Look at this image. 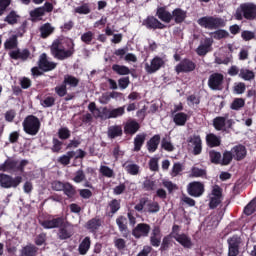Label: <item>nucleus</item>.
<instances>
[{"label":"nucleus","instance_id":"f257e3e1","mask_svg":"<svg viewBox=\"0 0 256 256\" xmlns=\"http://www.w3.org/2000/svg\"><path fill=\"white\" fill-rule=\"evenodd\" d=\"M50 51L55 59L63 61L75 53V43L71 39L58 38L53 41Z\"/></svg>","mask_w":256,"mask_h":256},{"label":"nucleus","instance_id":"f03ea898","mask_svg":"<svg viewBox=\"0 0 256 256\" xmlns=\"http://www.w3.org/2000/svg\"><path fill=\"white\" fill-rule=\"evenodd\" d=\"M234 19L236 21H243V19H246V21H255L256 4L253 2L241 3L234 13Z\"/></svg>","mask_w":256,"mask_h":256},{"label":"nucleus","instance_id":"7ed1b4c3","mask_svg":"<svg viewBox=\"0 0 256 256\" xmlns=\"http://www.w3.org/2000/svg\"><path fill=\"white\" fill-rule=\"evenodd\" d=\"M23 128L28 135H37L39 129H41V122L39 121V118L30 115L23 121Z\"/></svg>","mask_w":256,"mask_h":256},{"label":"nucleus","instance_id":"20e7f679","mask_svg":"<svg viewBox=\"0 0 256 256\" xmlns=\"http://www.w3.org/2000/svg\"><path fill=\"white\" fill-rule=\"evenodd\" d=\"M197 23L200 27H204L205 29H218V27H223V25H225L223 19L213 16L199 18Z\"/></svg>","mask_w":256,"mask_h":256},{"label":"nucleus","instance_id":"39448f33","mask_svg":"<svg viewBox=\"0 0 256 256\" xmlns=\"http://www.w3.org/2000/svg\"><path fill=\"white\" fill-rule=\"evenodd\" d=\"M22 182L23 177L21 176L13 178L7 174H0V187H3V189H17Z\"/></svg>","mask_w":256,"mask_h":256},{"label":"nucleus","instance_id":"423d86ee","mask_svg":"<svg viewBox=\"0 0 256 256\" xmlns=\"http://www.w3.org/2000/svg\"><path fill=\"white\" fill-rule=\"evenodd\" d=\"M187 193L191 197H201L205 193V185L201 182H191L187 185Z\"/></svg>","mask_w":256,"mask_h":256},{"label":"nucleus","instance_id":"0eeeda50","mask_svg":"<svg viewBox=\"0 0 256 256\" xmlns=\"http://www.w3.org/2000/svg\"><path fill=\"white\" fill-rule=\"evenodd\" d=\"M29 162L27 160H22L21 162L13 161V160H7L3 165V171H21L23 172V169L25 165H27Z\"/></svg>","mask_w":256,"mask_h":256},{"label":"nucleus","instance_id":"6e6552de","mask_svg":"<svg viewBox=\"0 0 256 256\" xmlns=\"http://www.w3.org/2000/svg\"><path fill=\"white\" fill-rule=\"evenodd\" d=\"M163 65H165V60L161 57L156 56L151 60L150 64H145V71L150 74L156 73V71H159Z\"/></svg>","mask_w":256,"mask_h":256},{"label":"nucleus","instance_id":"1a4fd4ad","mask_svg":"<svg viewBox=\"0 0 256 256\" xmlns=\"http://www.w3.org/2000/svg\"><path fill=\"white\" fill-rule=\"evenodd\" d=\"M188 143L190 147L193 148L194 155H201V151L203 150V142L201 141V136L192 135L188 138Z\"/></svg>","mask_w":256,"mask_h":256},{"label":"nucleus","instance_id":"9d476101","mask_svg":"<svg viewBox=\"0 0 256 256\" xmlns=\"http://www.w3.org/2000/svg\"><path fill=\"white\" fill-rule=\"evenodd\" d=\"M38 66L42 71H53L57 67V63L47 59V54L43 53L39 58Z\"/></svg>","mask_w":256,"mask_h":256},{"label":"nucleus","instance_id":"9b49d317","mask_svg":"<svg viewBox=\"0 0 256 256\" xmlns=\"http://www.w3.org/2000/svg\"><path fill=\"white\" fill-rule=\"evenodd\" d=\"M241 239L237 236L228 239V256H238L239 255V245Z\"/></svg>","mask_w":256,"mask_h":256},{"label":"nucleus","instance_id":"f8f14e48","mask_svg":"<svg viewBox=\"0 0 256 256\" xmlns=\"http://www.w3.org/2000/svg\"><path fill=\"white\" fill-rule=\"evenodd\" d=\"M212 45H213V39L211 38L204 39V41H202L196 49L197 55H199L200 57H204V55L208 54L211 51Z\"/></svg>","mask_w":256,"mask_h":256},{"label":"nucleus","instance_id":"ddd939ff","mask_svg":"<svg viewBox=\"0 0 256 256\" xmlns=\"http://www.w3.org/2000/svg\"><path fill=\"white\" fill-rule=\"evenodd\" d=\"M149 231H151V226H149V224L140 223L134 228L133 235L136 239H140V237H147Z\"/></svg>","mask_w":256,"mask_h":256},{"label":"nucleus","instance_id":"4468645a","mask_svg":"<svg viewBox=\"0 0 256 256\" xmlns=\"http://www.w3.org/2000/svg\"><path fill=\"white\" fill-rule=\"evenodd\" d=\"M176 73H189L195 71V64L191 60H183L176 68Z\"/></svg>","mask_w":256,"mask_h":256},{"label":"nucleus","instance_id":"2eb2a0df","mask_svg":"<svg viewBox=\"0 0 256 256\" xmlns=\"http://www.w3.org/2000/svg\"><path fill=\"white\" fill-rule=\"evenodd\" d=\"M210 89L219 90L223 85V75L219 73L212 74L208 80Z\"/></svg>","mask_w":256,"mask_h":256},{"label":"nucleus","instance_id":"dca6fc26","mask_svg":"<svg viewBox=\"0 0 256 256\" xmlns=\"http://www.w3.org/2000/svg\"><path fill=\"white\" fill-rule=\"evenodd\" d=\"M142 25L147 27V29H164L165 25L161 23L157 18L153 16H148L145 20H143Z\"/></svg>","mask_w":256,"mask_h":256},{"label":"nucleus","instance_id":"f3484780","mask_svg":"<svg viewBox=\"0 0 256 256\" xmlns=\"http://www.w3.org/2000/svg\"><path fill=\"white\" fill-rule=\"evenodd\" d=\"M44 229H57L63 225V218H52L41 222Z\"/></svg>","mask_w":256,"mask_h":256},{"label":"nucleus","instance_id":"a211bd4d","mask_svg":"<svg viewBox=\"0 0 256 256\" xmlns=\"http://www.w3.org/2000/svg\"><path fill=\"white\" fill-rule=\"evenodd\" d=\"M173 239L177 241L182 247H185L186 249H190V247L193 246V243L191 242V238L189 236L185 235L184 233L182 234H175Z\"/></svg>","mask_w":256,"mask_h":256},{"label":"nucleus","instance_id":"6ab92c4d","mask_svg":"<svg viewBox=\"0 0 256 256\" xmlns=\"http://www.w3.org/2000/svg\"><path fill=\"white\" fill-rule=\"evenodd\" d=\"M11 59H21L22 61H27L29 57H31V53L29 50L24 49V50H13L9 53Z\"/></svg>","mask_w":256,"mask_h":256},{"label":"nucleus","instance_id":"aec40b11","mask_svg":"<svg viewBox=\"0 0 256 256\" xmlns=\"http://www.w3.org/2000/svg\"><path fill=\"white\" fill-rule=\"evenodd\" d=\"M173 121L175 125H178V127H183L185 126V123L189 121V115L183 113V112H178L173 114Z\"/></svg>","mask_w":256,"mask_h":256},{"label":"nucleus","instance_id":"412c9836","mask_svg":"<svg viewBox=\"0 0 256 256\" xmlns=\"http://www.w3.org/2000/svg\"><path fill=\"white\" fill-rule=\"evenodd\" d=\"M139 123L135 120H130L125 124L124 131L128 135H135L139 131Z\"/></svg>","mask_w":256,"mask_h":256},{"label":"nucleus","instance_id":"4be33fe9","mask_svg":"<svg viewBox=\"0 0 256 256\" xmlns=\"http://www.w3.org/2000/svg\"><path fill=\"white\" fill-rule=\"evenodd\" d=\"M150 243L153 247H159L161 245V230L159 227H155L150 237Z\"/></svg>","mask_w":256,"mask_h":256},{"label":"nucleus","instance_id":"5701e85b","mask_svg":"<svg viewBox=\"0 0 256 256\" xmlns=\"http://www.w3.org/2000/svg\"><path fill=\"white\" fill-rule=\"evenodd\" d=\"M190 177L207 179V169L193 166L190 170Z\"/></svg>","mask_w":256,"mask_h":256},{"label":"nucleus","instance_id":"b1692460","mask_svg":"<svg viewBox=\"0 0 256 256\" xmlns=\"http://www.w3.org/2000/svg\"><path fill=\"white\" fill-rule=\"evenodd\" d=\"M157 17L164 23H171V20L173 19V15L163 7L158 8Z\"/></svg>","mask_w":256,"mask_h":256},{"label":"nucleus","instance_id":"393cba45","mask_svg":"<svg viewBox=\"0 0 256 256\" xmlns=\"http://www.w3.org/2000/svg\"><path fill=\"white\" fill-rule=\"evenodd\" d=\"M160 210L161 206H159V203L151 201L149 200V198H147L146 206L144 208V211H146V213H159Z\"/></svg>","mask_w":256,"mask_h":256},{"label":"nucleus","instance_id":"a878e982","mask_svg":"<svg viewBox=\"0 0 256 256\" xmlns=\"http://www.w3.org/2000/svg\"><path fill=\"white\" fill-rule=\"evenodd\" d=\"M160 141L161 137L159 135L152 137L147 143L148 151L150 153H155V151H157V147H159Z\"/></svg>","mask_w":256,"mask_h":256},{"label":"nucleus","instance_id":"bb28decb","mask_svg":"<svg viewBox=\"0 0 256 256\" xmlns=\"http://www.w3.org/2000/svg\"><path fill=\"white\" fill-rule=\"evenodd\" d=\"M29 15L31 17V21H41V19L45 15V8L38 7L34 10H31L29 12Z\"/></svg>","mask_w":256,"mask_h":256},{"label":"nucleus","instance_id":"cd10ccee","mask_svg":"<svg viewBox=\"0 0 256 256\" xmlns=\"http://www.w3.org/2000/svg\"><path fill=\"white\" fill-rule=\"evenodd\" d=\"M234 153V157H236L237 161H241V159H245L247 156V150L245 149V146L239 145L232 149Z\"/></svg>","mask_w":256,"mask_h":256},{"label":"nucleus","instance_id":"c85d7f7f","mask_svg":"<svg viewBox=\"0 0 256 256\" xmlns=\"http://www.w3.org/2000/svg\"><path fill=\"white\" fill-rule=\"evenodd\" d=\"M101 225H102L101 219L93 218V219H91L90 221L87 222L86 228L91 233H95V231H97V229H99V227H101Z\"/></svg>","mask_w":256,"mask_h":256},{"label":"nucleus","instance_id":"c756f323","mask_svg":"<svg viewBox=\"0 0 256 256\" xmlns=\"http://www.w3.org/2000/svg\"><path fill=\"white\" fill-rule=\"evenodd\" d=\"M91 248V238L85 237L83 241L80 243L78 251L80 255H86L87 251Z\"/></svg>","mask_w":256,"mask_h":256},{"label":"nucleus","instance_id":"7c9ffc66","mask_svg":"<svg viewBox=\"0 0 256 256\" xmlns=\"http://www.w3.org/2000/svg\"><path fill=\"white\" fill-rule=\"evenodd\" d=\"M206 142L209 147H219L221 145V138L215 134H208L206 136Z\"/></svg>","mask_w":256,"mask_h":256},{"label":"nucleus","instance_id":"2f4dec72","mask_svg":"<svg viewBox=\"0 0 256 256\" xmlns=\"http://www.w3.org/2000/svg\"><path fill=\"white\" fill-rule=\"evenodd\" d=\"M227 124V117H216L213 120V125L217 131H223Z\"/></svg>","mask_w":256,"mask_h":256},{"label":"nucleus","instance_id":"473e14b6","mask_svg":"<svg viewBox=\"0 0 256 256\" xmlns=\"http://www.w3.org/2000/svg\"><path fill=\"white\" fill-rule=\"evenodd\" d=\"M53 31H55V27H53L49 23H46L40 27V33H41V37H43V39L49 37V35H51V33H53Z\"/></svg>","mask_w":256,"mask_h":256},{"label":"nucleus","instance_id":"72a5a7b5","mask_svg":"<svg viewBox=\"0 0 256 256\" xmlns=\"http://www.w3.org/2000/svg\"><path fill=\"white\" fill-rule=\"evenodd\" d=\"M239 77L244 81H251L252 79H255V73L249 69L242 68Z\"/></svg>","mask_w":256,"mask_h":256},{"label":"nucleus","instance_id":"f704fd0d","mask_svg":"<svg viewBox=\"0 0 256 256\" xmlns=\"http://www.w3.org/2000/svg\"><path fill=\"white\" fill-rule=\"evenodd\" d=\"M145 134H138L134 138V151H141V147H143V144L145 143Z\"/></svg>","mask_w":256,"mask_h":256},{"label":"nucleus","instance_id":"c9c22d12","mask_svg":"<svg viewBox=\"0 0 256 256\" xmlns=\"http://www.w3.org/2000/svg\"><path fill=\"white\" fill-rule=\"evenodd\" d=\"M173 17L176 23H183V21H185V18L187 17V13L182 9L177 8L173 11Z\"/></svg>","mask_w":256,"mask_h":256},{"label":"nucleus","instance_id":"e433bc0d","mask_svg":"<svg viewBox=\"0 0 256 256\" xmlns=\"http://www.w3.org/2000/svg\"><path fill=\"white\" fill-rule=\"evenodd\" d=\"M73 235V228L66 226L61 228L58 233L59 239H69Z\"/></svg>","mask_w":256,"mask_h":256},{"label":"nucleus","instance_id":"4c0bfd02","mask_svg":"<svg viewBox=\"0 0 256 256\" xmlns=\"http://www.w3.org/2000/svg\"><path fill=\"white\" fill-rule=\"evenodd\" d=\"M75 157V151H69L66 154L62 155L58 161L61 163V165H69L71 163V159Z\"/></svg>","mask_w":256,"mask_h":256},{"label":"nucleus","instance_id":"58836bf2","mask_svg":"<svg viewBox=\"0 0 256 256\" xmlns=\"http://www.w3.org/2000/svg\"><path fill=\"white\" fill-rule=\"evenodd\" d=\"M245 107V99L243 98H235L230 105V109L233 111H239V109H243Z\"/></svg>","mask_w":256,"mask_h":256},{"label":"nucleus","instance_id":"ea45409f","mask_svg":"<svg viewBox=\"0 0 256 256\" xmlns=\"http://www.w3.org/2000/svg\"><path fill=\"white\" fill-rule=\"evenodd\" d=\"M37 255V248L35 246H26L21 249L20 256H35Z\"/></svg>","mask_w":256,"mask_h":256},{"label":"nucleus","instance_id":"a19ab883","mask_svg":"<svg viewBox=\"0 0 256 256\" xmlns=\"http://www.w3.org/2000/svg\"><path fill=\"white\" fill-rule=\"evenodd\" d=\"M123 133V130L121 129V126H111L108 129V137L110 139H115V137H119Z\"/></svg>","mask_w":256,"mask_h":256},{"label":"nucleus","instance_id":"79ce46f5","mask_svg":"<svg viewBox=\"0 0 256 256\" xmlns=\"http://www.w3.org/2000/svg\"><path fill=\"white\" fill-rule=\"evenodd\" d=\"M75 13H78V15H89L91 13V7L88 3H84L74 9Z\"/></svg>","mask_w":256,"mask_h":256},{"label":"nucleus","instance_id":"37998d69","mask_svg":"<svg viewBox=\"0 0 256 256\" xmlns=\"http://www.w3.org/2000/svg\"><path fill=\"white\" fill-rule=\"evenodd\" d=\"M123 115H125V106L110 110V119H117V117H123Z\"/></svg>","mask_w":256,"mask_h":256},{"label":"nucleus","instance_id":"c03bdc74","mask_svg":"<svg viewBox=\"0 0 256 256\" xmlns=\"http://www.w3.org/2000/svg\"><path fill=\"white\" fill-rule=\"evenodd\" d=\"M125 171L129 173V175H139V165L137 164H124L123 165Z\"/></svg>","mask_w":256,"mask_h":256},{"label":"nucleus","instance_id":"a18cd8bd","mask_svg":"<svg viewBox=\"0 0 256 256\" xmlns=\"http://www.w3.org/2000/svg\"><path fill=\"white\" fill-rule=\"evenodd\" d=\"M18 45L17 35H12L9 39H7L4 43L5 49H15Z\"/></svg>","mask_w":256,"mask_h":256},{"label":"nucleus","instance_id":"49530a36","mask_svg":"<svg viewBox=\"0 0 256 256\" xmlns=\"http://www.w3.org/2000/svg\"><path fill=\"white\" fill-rule=\"evenodd\" d=\"M113 71L117 73L118 75H129L130 70L127 68V66H121V65H113L112 66Z\"/></svg>","mask_w":256,"mask_h":256},{"label":"nucleus","instance_id":"de8ad7c7","mask_svg":"<svg viewBox=\"0 0 256 256\" xmlns=\"http://www.w3.org/2000/svg\"><path fill=\"white\" fill-rule=\"evenodd\" d=\"M19 19V15H17L16 11H11L6 18L4 19V21H6V23H9V25H15V23H17V20Z\"/></svg>","mask_w":256,"mask_h":256},{"label":"nucleus","instance_id":"09e8293b","mask_svg":"<svg viewBox=\"0 0 256 256\" xmlns=\"http://www.w3.org/2000/svg\"><path fill=\"white\" fill-rule=\"evenodd\" d=\"M64 85H70V87H77L79 85V80L71 75H66L64 77Z\"/></svg>","mask_w":256,"mask_h":256},{"label":"nucleus","instance_id":"8fccbe9b","mask_svg":"<svg viewBox=\"0 0 256 256\" xmlns=\"http://www.w3.org/2000/svg\"><path fill=\"white\" fill-rule=\"evenodd\" d=\"M211 37L213 39H226V37H229V32L225 30H217L211 33Z\"/></svg>","mask_w":256,"mask_h":256},{"label":"nucleus","instance_id":"3c124183","mask_svg":"<svg viewBox=\"0 0 256 256\" xmlns=\"http://www.w3.org/2000/svg\"><path fill=\"white\" fill-rule=\"evenodd\" d=\"M256 211V201L252 200L245 208L244 213L245 215H253Z\"/></svg>","mask_w":256,"mask_h":256},{"label":"nucleus","instance_id":"603ef678","mask_svg":"<svg viewBox=\"0 0 256 256\" xmlns=\"http://www.w3.org/2000/svg\"><path fill=\"white\" fill-rule=\"evenodd\" d=\"M209 156H210L211 163H215L216 165L221 163V153L215 152V151H210Z\"/></svg>","mask_w":256,"mask_h":256},{"label":"nucleus","instance_id":"864d4df0","mask_svg":"<svg viewBox=\"0 0 256 256\" xmlns=\"http://www.w3.org/2000/svg\"><path fill=\"white\" fill-rule=\"evenodd\" d=\"M93 37H95V34L91 31H88V32H85L84 34H82L81 41L83 43H86L87 45H89V43H91V41H93Z\"/></svg>","mask_w":256,"mask_h":256},{"label":"nucleus","instance_id":"5fc2aeb1","mask_svg":"<svg viewBox=\"0 0 256 256\" xmlns=\"http://www.w3.org/2000/svg\"><path fill=\"white\" fill-rule=\"evenodd\" d=\"M241 38L243 39V41H251L255 39V32L244 30L241 32Z\"/></svg>","mask_w":256,"mask_h":256},{"label":"nucleus","instance_id":"6e6d98bb","mask_svg":"<svg viewBox=\"0 0 256 256\" xmlns=\"http://www.w3.org/2000/svg\"><path fill=\"white\" fill-rule=\"evenodd\" d=\"M183 171V165L181 163H174L171 175L172 177H177V175H181V172Z\"/></svg>","mask_w":256,"mask_h":256},{"label":"nucleus","instance_id":"4d7b16f0","mask_svg":"<svg viewBox=\"0 0 256 256\" xmlns=\"http://www.w3.org/2000/svg\"><path fill=\"white\" fill-rule=\"evenodd\" d=\"M109 209L111 211V213H117L119 211V209H121V203L119 202V200L114 199L109 203Z\"/></svg>","mask_w":256,"mask_h":256},{"label":"nucleus","instance_id":"13d9d810","mask_svg":"<svg viewBox=\"0 0 256 256\" xmlns=\"http://www.w3.org/2000/svg\"><path fill=\"white\" fill-rule=\"evenodd\" d=\"M63 191L67 197H73V195H75V188H73V186L69 183L64 184Z\"/></svg>","mask_w":256,"mask_h":256},{"label":"nucleus","instance_id":"bf43d9fd","mask_svg":"<svg viewBox=\"0 0 256 256\" xmlns=\"http://www.w3.org/2000/svg\"><path fill=\"white\" fill-rule=\"evenodd\" d=\"M233 161V154L229 151L224 152L223 159L221 160V165H229Z\"/></svg>","mask_w":256,"mask_h":256},{"label":"nucleus","instance_id":"052dcab7","mask_svg":"<svg viewBox=\"0 0 256 256\" xmlns=\"http://www.w3.org/2000/svg\"><path fill=\"white\" fill-rule=\"evenodd\" d=\"M116 223L120 229V231H126L127 229V218L120 216L119 218L116 219Z\"/></svg>","mask_w":256,"mask_h":256},{"label":"nucleus","instance_id":"680f3d73","mask_svg":"<svg viewBox=\"0 0 256 256\" xmlns=\"http://www.w3.org/2000/svg\"><path fill=\"white\" fill-rule=\"evenodd\" d=\"M40 105H42V107H53V105H55V98L48 96L40 101Z\"/></svg>","mask_w":256,"mask_h":256},{"label":"nucleus","instance_id":"e2e57ef3","mask_svg":"<svg viewBox=\"0 0 256 256\" xmlns=\"http://www.w3.org/2000/svg\"><path fill=\"white\" fill-rule=\"evenodd\" d=\"M147 204V198H141L139 203L134 206L135 211L141 213V211H145V207Z\"/></svg>","mask_w":256,"mask_h":256},{"label":"nucleus","instance_id":"0e129e2a","mask_svg":"<svg viewBox=\"0 0 256 256\" xmlns=\"http://www.w3.org/2000/svg\"><path fill=\"white\" fill-rule=\"evenodd\" d=\"M100 173L104 177H108V178L113 177V169L109 168V166H101L100 167Z\"/></svg>","mask_w":256,"mask_h":256},{"label":"nucleus","instance_id":"69168bd1","mask_svg":"<svg viewBox=\"0 0 256 256\" xmlns=\"http://www.w3.org/2000/svg\"><path fill=\"white\" fill-rule=\"evenodd\" d=\"M74 183H83L85 181V173L83 170H78L73 178Z\"/></svg>","mask_w":256,"mask_h":256},{"label":"nucleus","instance_id":"338daca9","mask_svg":"<svg viewBox=\"0 0 256 256\" xmlns=\"http://www.w3.org/2000/svg\"><path fill=\"white\" fill-rule=\"evenodd\" d=\"M58 137L60 139H69V137H71V133L69 132V129L61 128L58 131Z\"/></svg>","mask_w":256,"mask_h":256},{"label":"nucleus","instance_id":"774afa93","mask_svg":"<svg viewBox=\"0 0 256 256\" xmlns=\"http://www.w3.org/2000/svg\"><path fill=\"white\" fill-rule=\"evenodd\" d=\"M162 148L165 149V151H173L174 147L173 144H171V141L169 139L164 138L162 140Z\"/></svg>","mask_w":256,"mask_h":256}]
</instances>
